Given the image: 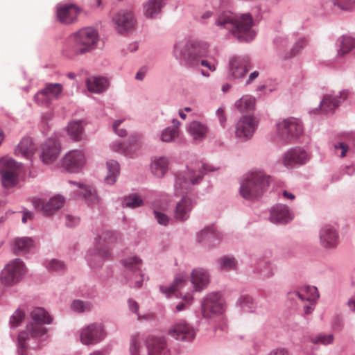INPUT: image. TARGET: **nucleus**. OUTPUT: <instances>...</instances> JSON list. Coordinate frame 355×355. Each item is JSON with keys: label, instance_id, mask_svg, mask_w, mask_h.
Masks as SVG:
<instances>
[{"label": "nucleus", "instance_id": "obj_1", "mask_svg": "<svg viewBox=\"0 0 355 355\" xmlns=\"http://www.w3.org/2000/svg\"><path fill=\"white\" fill-rule=\"evenodd\" d=\"M223 24L227 38L232 37L240 42H249L256 36V32L252 29L254 20L249 12L236 17L223 12Z\"/></svg>", "mask_w": 355, "mask_h": 355}, {"label": "nucleus", "instance_id": "obj_2", "mask_svg": "<svg viewBox=\"0 0 355 355\" xmlns=\"http://www.w3.org/2000/svg\"><path fill=\"white\" fill-rule=\"evenodd\" d=\"M270 176L262 171H252L243 175L241 182L239 193L249 200L260 198L269 186Z\"/></svg>", "mask_w": 355, "mask_h": 355}, {"label": "nucleus", "instance_id": "obj_3", "mask_svg": "<svg viewBox=\"0 0 355 355\" xmlns=\"http://www.w3.org/2000/svg\"><path fill=\"white\" fill-rule=\"evenodd\" d=\"M33 322L26 326V330L21 331L18 336L19 353L23 355L26 348V343L30 336L33 338H40L45 335L46 329L43 327L44 324H50L52 321L51 317L42 308H35L31 313Z\"/></svg>", "mask_w": 355, "mask_h": 355}, {"label": "nucleus", "instance_id": "obj_4", "mask_svg": "<svg viewBox=\"0 0 355 355\" xmlns=\"http://www.w3.org/2000/svg\"><path fill=\"white\" fill-rule=\"evenodd\" d=\"M69 40L72 51L75 54H83L95 47L98 34L95 29L87 27L71 35Z\"/></svg>", "mask_w": 355, "mask_h": 355}, {"label": "nucleus", "instance_id": "obj_5", "mask_svg": "<svg viewBox=\"0 0 355 355\" xmlns=\"http://www.w3.org/2000/svg\"><path fill=\"white\" fill-rule=\"evenodd\" d=\"M207 50V45L198 41H187L179 42L174 46V55L181 58L190 64L194 65L199 62V58L203 56Z\"/></svg>", "mask_w": 355, "mask_h": 355}, {"label": "nucleus", "instance_id": "obj_6", "mask_svg": "<svg viewBox=\"0 0 355 355\" xmlns=\"http://www.w3.org/2000/svg\"><path fill=\"white\" fill-rule=\"evenodd\" d=\"M301 122L293 117L284 119L277 124L278 136L285 142H290L298 138L302 133Z\"/></svg>", "mask_w": 355, "mask_h": 355}, {"label": "nucleus", "instance_id": "obj_7", "mask_svg": "<svg viewBox=\"0 0 355 355\" xmlns=\"http://www.w3.org/2000/svg\"><path fill=\"white\" fill-rule=\"evenodd\" d=\"M319 293L316 287L304 285L297 291L288 293V297H297L302 302H307L303 306L306 315L311 314L315 309L317 300L319 298Z\"/></svg>", "mask_w": 355, "mask_h": 355}, {"label": "nucleus", "instance_id": "obj_8", "mask_svg": "<svg viewBox=\"0 0 355 355\" xmlns=\"http://www.w3.org/2000/svg\"><path fill=\"white\" fill-rule=\"evenodd\" d=\"M19 168V165L12 158L0 159V175L3 187L11 188L17 184Z\"/></svg>", "mask_w": 355, "mask_h": 355}, {"label": "nucleus", "instance_id": "obj_9", "mask_svg": "<svg viewBox=\"0 0 355 355\" xmlns=\"http://www.w3.org/2000/svg\"><path fill=\"white\" fill-rule=\"evenodd\" d=\"M347 91L342 90L338 94H327L323 96L318 107L311 110L310 113H316L319 110L325 114L333 113L347 96Z\"/></svg>", "mask_w": 355, "mask_h": 355}, {"label": "nucleus", "instance_id": "obj_10", "mask_svg": "<svg viewBox=\"0 0 355 355\" xmlns=\"http://www.w3.org/2000/svg\"><path fill=\"white\" fill-rule=\"evenodd\" d=\"M25 272V267L19 259H16L6 265L1 273V281L6 285L17 282Z\"/></svg>", "mask_w": 355, "mask_h": 355}, {"label": "nucleus", "instance_id": "obj_11", "mask_svg": "<svg viewBox=\"0 0 355 355\" xmlns=\"http://www.w3.org/2000/svg\"><path fill=\"white\" fill-rule=\"evenodd\" d=\"M86 159V155L83 150H71L63 157L62 166L69 173H78L85 166Z\"/></svg>", "mask_w": 355, "mask_h": 355}, {"label": "nucleus", "instance_id": "obj_12", "mask_svg": "<svg viewBox=\"0 0 355 355\" xmlns=\"http://www.w3.org/2000/svg\"><path fill=\"white\" fill-rule=\"evenodd\" d=\"M63 92L60 83H46L44 87L35 95L34 100L38 105H49L51 99H58Z\"/></svg>", "mask_w": 355, "mask_h": 355}, {"label": "nucleus", "instance_id": "obj_13", "mask_svg": "<svg viewBox=\"0 0 355 355\" xmlns=\"http://www.w3.org/2000/svg\"><path fill=\"white\" fill-rule=\"evenodd\" d=\"M250 68L252 64L248 55L233 57L229 62V77L233 80L243 78Z\"/></svg>", "mask_w": 355, "mask_h": 355}, {"label": "nucleus", "instance_id": "obj_14", "mask_svg": "<svg viewBox=\"0 0 355 355\" xmlns=\"http://www.w3.org/2000/svg\"><path fill=\"white\" fill-rule=\"evenodd\" d=\"M257 120L252 115H243L236 125L235 134L237 138L241 141L250 139L257 125Z\"/></svg>", "mask_w": 355, "mask_h": 355}, {"label": "nucleus", "instance_id": "obj_15", "mask_svg": "<svg viewBox=\"0 0 355 355\" xmlns=\"http://www.w3.org/2000/svg\"><path fill=\"white\" fill-rule=\"evenodd\" d=\"M64 203V198L60 195L52 197L48 201L40 198L34 199L33 201L34 207L46 216L53 215L63 206Z\"/></svg>", "mask_w": 355, "mask_h": 355}, {"label": "nucleus", "instance_id": "obj_16", "mask_svg": "<svg viewBox=\"0 0 355 355\" xmlns=\"http://www.w3.org/2000/svg\"><path fill=\"white\" fill-rule=\"evenodd\" d=\"M339 234L336 227L324 225L319 230V243L326 250L335 249L338 243Z\"/></svg>", "mask_w": 355, "mask_h": 355}, {"label": "nucleus", "instance_id": "obj_17", "mask_svg": "<svg viewBox=\"0 0 355 355\" xmlns=\"http://www.w3.org/2000/svg\"><path fill=\"white\" fill-rule=\"evenodd\" d=\"M306 152L301 147H293L286 152L283 157V163L287 168H294L303 165L308 161Z\"/></svg>", "mask_w": 355, "mask_h": 355}, {"label": "nucleus", "instance_id": "obj_18", "mask_svg": "<svg viewBox=\"0 0 355 355\" xmlns=\"http://www.w3.org/2000/svg\"><path fill=\"white\" fill-rule=\"evenodd\" d=\"M222 310V296L220 293H213L207 295L202 303V314L205 318H212L220 313Z\"/></svg>", "mask_w": 355, "mask_h": 355}, {"label": "nucleus", "instance_id": "obj_19", "mask_svg": "<svg viewBox=\"0 0 355 355\" xmlns=\"http://www.w3.org/2000/svg\"><path fill=\"white\" fill-rule=\"evenodd\" d=\"M293 218V214L289 208L283 204H277L270 209L269 220L272 223L284 225Z\"/></svg>", "mask_w": 355, "mask_h": 355}, {"label": "nucleus", "instance_id": "obj_20", "mask_svg": "<svg viewBox=\"0 0 355 355\" xmlns=\"http://www.w3.org/2000/svg\"><path fill=\"white\" fill-rule=\"evenodd\" d=\"M103 336L104 333L101 324L94 323L82 330L80 340L84 345H92L100 341Z\"/></svg>", "mask_w": 355, "mask_h": 355}, {"label": "nucleus", "instance_id": "obj_21", "mask_svg": "<svg viewBox=\"0 0 355 355\" xmlns=\"http://www.w3.org/2000/svg\"><path fill=\"white\" fill-rule=\"evenodd\" d=\"M168 334L176 340L190 341L194 338L195 331L188 323L180 322L171 327Z\"/></svg>", "mask_w": 355, "mask_h": 355}, {"label": "nucleus", "instance_id": "obj_22", "mask_svg": "<svg viewBox=\"0 0 355 355\" xmlns=\"http://www.w3.org/2000/svg\"><path fill=\"white\" fill-rule=\"evenodd\" d=\"M60 146L55 139H49L42 145L41 159L44 164L53 163L58 157Z\"/></svg>", "mask_w": 355, "mask_h": 355}, {"label": "nucleus", "instance_id": "obj_23", "mask_svg": "<svg viewBox=\"0 0 355 355\" xmlns=\"http://www.w3.org/2000/svg\"><path fill=\"white\" fill-rule=\"evenodd\" d=\"M118 239V236L110 231L104 232L99 235L96 241L98 250L97 257L101 259L108 257L109 250L107 246L109 244L116 242Z\"/></svg>", "mask_w": 355, "mask_h": 355}, {"label": "nucleus", "instance_id": "obj_24", "mask_svg": "<svg viewBox=\"0 0 355 355\" xmlns=\"http://www.w3.org/2000/svg\"><path fill=\"white\" fill-rule=\"evenodd\" d=\"M149 355H166L168 352L166 340L163 336H150L146 340Z\"/></svg>", "mask_w": 355, "mask_h": 355}, {"label": "nucleus", "instance_id": "obj_25", "mask_svg": "<svg viewBox=\"0 0 355 355\" xmlns=\"http://www.w3.org/2000/svg\"><path fill=\"white\" fill-rule=\"evenodd\" d=\"M114 21L121 33L132 28L135 24L133 14L124 10L119 12L114 17Z\"/></svg>", "mask_w": 355, "mask_h": 355}, {"label": "nucleus", "instance_id": "obj_26", "mask_svg": "<svg viewBox=\"0 0 355 355\" xmlns=\"http://www.w3.org/2000/svg\"><path fill=\"white\" fill-rule=\"evenodd\" d=\"M142 261L137 257H130L123 261L124 267L130 271H132L135 275V288H140L142 286L143 275L140 271Z\"/></svg>", "mask_w": 355, "mask_h": 355}, {"label": "nucleus", "instance_id": "obj_27", "mask_svg": "<svg viewBox=\"0 0 355 355\" xmlns=\"http://www.w3.org/2000/svg\"><path fill=\"white\" fill-rule=\"evenodd\" d=\"M80 10L75 5H64L57 9V16L60 21L64 24L73 22L78 17Z\"/></svg>", "mask_w": 355, "mask_h": 355}, {"label": "nucleus", "instance_id": "obj_28", "mask_svg": "<svg viewBox=\"0 0 355 355\" xmlns=\"http://www.w3.org/2000/svg\"><path fill=\"white\" fill-rule=\"evenodd\" d=\"M191 282L196 291L204 289L209 282V275L202 268L194 269L191 273Z\"/></svg>", "mask_w": 355, "mask_h": 355}, {"label": "nucleus", "instance_id": "obj_29", "mask_svg": "<svg viewBox=\"0 0 355 355\" xmlns=\"http://www.w3.org/2000/svg\"><path fill=\"white\" fill-rule=\"evenodd\" d=\"M192 200L187 197H184L177 204L175 207L174 216L177 220L184 221L189 217V213L193 208Z\"/></svg>", "mask_w": 355, "mask_h": 355}, {"label": "nucleus", "instance_id": "obj_30", "mask_svg": "<svg viewBox=\"0 0 355 355\" xmlns=\"http://www.w3.org/2000/svg\"><path fill=\"white\" fill-rule=\"evenodd\" d=\"M187 130L193 139L198 141L204 139L208 131L207 127L205 124L197 121L190 123Z\"/></svg>", "mask_w": 355, "mask_h": 355}, {"label": "nucleus", "instance_id": "obj_31", "mask_svg": "<svg viewBox=\"0 0 355 355\" xmlns=\"http://www.w3.org/2000/svg\"><path fill=\"white\" fill-rule=\"evenodd\" d=\"M168 159L167 157H155L150 164V170L155 176L162 178L168 170Z\"/></svg>", "mask_w": 355, "mask_h": 355}, {"label": "nucleus", "instance_id": "obj_32", "mask_svg": "<svg viewBox=\"0 0 355 355\" xmlns=\"http://www.w3.org/2000/svg\"><path fill=\"white\" fill-rule=\"evenodd\" d=\"M86 85L89 92L101 93L107 89L108 83L104 78L92 76L87 78Z\"/></svg>", "mask_w": 355, "mask_h": 355}, {"label": "nucleus", "instance_id": "obj_33", "mask_svg": "<svg viewBox=\"0 0 355 355\" xmlns=\"http://www.w3.org/2000/svg\"><path fill=\"white\" fill-rule=\"evenodd\" d=\"M35 146L31 138H24L18 144L16 153L21 154L27 159H31L35 153Z\"/></svg>", "mask_w": 355, "mask_h": 355}, {"label": "nucleus", "instance_id": "obj_34", "mask_svg": "<svg viewBox=\"0 0 355 355\" xmlns=\"http://www.w3.org/2000/svg\"><path fill=\"white\" fill-rule=\"evenodd\" d=\"M69 183L73 184L78 187L80 194L83 195L84 198L89 203L94 204L98 201L96 190L92 187L86 186L83 184L77 183L73 181H69Z\"/></svg>", "mask_w": 355, "mask_h": 355}, {"label": "nucleus", "instance_id": "obj_35", "mask_svg": "<svg viewBox=\"0 0 355 355\" xmlns=\"http://www.w3.org/2000/svg\"><path fill=\"white\" fill-rule=\"evenodd\" d=\"M235 106L241 113H250L255 107V98L250 95L243 96L236 101Z\"/></svg>", "mask_w": 355, "mask_h": 355}, {"label": "nucleus", "instance_id": "obj_36", "mask_svg": "<svg viewBox=\"0 0 355 355\" xmlns=\"http://www.w3.org/2000/svg\"><path fill=\"white\" fill-rule=\"evenodd\" d=\"M33 246V241L31 238H18L14 240L12 249L15 254H20L28 252Z\"/></svg>", "mask_w": 355, "mask_h": 355}, {"label": "nucleus", "instance_id": "obj_37", "mask_svg": "<svg viewBox=\"0 0 355 355\" xmlns=\"http://www.w3.org/2000/svg\"><path fill=\"white\" fill-rule=\"evenodd\" d=\"M67 132L74 141L81 139L83 134V125L81 121H73L69 123Z\"/></svg>", "mask_w": 355, "mask_h": 355}, {"label": "nucleus", "instance_id": "obj_38", "mask_svg": "<svg viewBox=\"0 0 355 355\" xmlns=\"http://www.w3.org/2000/svg\"><path fill=\"white\" fill-rule=\"evenodd\" d=\"M338 55H345L355 47V40L351 37L343 36L338 40Z\"/></svg>", "mask_w": 355, "mask_h": 355}, {"label": "nucleus", "instance_id": "obj_39", "mask_svg": "<svg viewBox=\"0 0 355 355\" xmlns=\"http://www.w3.org/2000/svg\"><path fill=\"white\" fill-rule=\"evenodd\" d=\"M236 304L243 312L253 313L256 311V305L253 299L248 295H241Z\"/></svg>", "mask_w": 355, "mask_h": 355}, {"label": "nucleus", "instance_id": "obj_40", "mask_svg": "<svg viewBox=\"0 0 355 355\" xmlns=\"http://www.w3.org/2000/svg\"><path fill=\"white\" fill-rule=\"evenodd\" d=\"M106 166L108 174L105 177V181L109 184H113L119 173V165L117 162L110 160L107 162Z\"/></svg>", "mask_w": 355, "mask_h": 355}, {"label": "nucleus", "instance_id": "obj_41", "mask_svg": "<svg viewBox=\"0 0 355 355\" xmlns=\"http://www.w3.org/2000/svg\"><path fill=\"white\" fill-rule=\"evenodd\" d=\"M163 6L162 0H149L145 6V15L148 17H153L159 12Z\"/></svg>", "mask_w": 355, "mask_h": 355}, {"label": "nucleus", "instance_id": "obj_42", "mask_svg": "<svg viewBox=\"0 0 355 355\" xmlns=\"http://www.w3.org/2000/svg\"><path fill=\"white\" fill-rule=\"evenodd\" d=\"M201 169H205L204 165L198 167V171H189L186 178H184V184H187L189 182L192 184H198L202 178L203 173Z\"/></svg>", "mask_w": 355, "mask_h": 355}, {"label": "nucleus", "instance_id": "obj_43", "mask_svg": "<svg viewBox=\"0 0 355 355\" xmlns=\"http://www.w3.org/2000/svg\"><path fill=\"white\" fill-rule=\"evenodd\" d=\"M257 272L264 278H270L275 274V268L269 261H264L259 263Z\"/></svg>", "mask_w": 355, "mask_h": 355}, {"label": "nucleus", "instance_id": "obj_44", "mask_svg": "<svg viewBox=\"0 0 355 355\" xmlns=\"http://www.w3.org/2000/svg\"><path fill=\"white\" fill-rule=\"evenodd\" d=\"M216 236L215 227L211 226L201 231L198 236V239L199 242H211Z\"/></svg>", "mask_w": 355, "mask_h": 355}, {"label": "nucleus", "instance_id": "obj_45", "mask_svg": "<svg viewBox=\"0 0 355 355\" xmlns=\"http://www.w3.org/2000/svg\"><path fill=\"white\" fill-rule=\"evenodd\" d=\"M184 282H185V280L183 277H177L175 279L174 283L172 285H171L170 286L165 287L164 286H161L160 291L162 293H164V294H166V296L168 297L171 295H172L175 291L180 288L182 286V285L184 284Z\"/></svg>", "mask_w": 355, "mask_h": 355}, {"label": "nucleus", "instance_id": "obj_46", "mask_svg": "<svg viewBox=\"0 0 355 355\" xmlns=\"http://www.w3.org/2000/svg\"><path fill=\"white\" fill-rule=\"evenodd\" d=\"M333 340L334 336L331 334H319L318 335L311 338V342L314 345H327L331 344Z\"/></svg>", "mask_w": 355, "mask_h": 355}, {"label": "nucleus", "instance_id": "obj_47", "mask_svg": "<svg viewBox=\"0 0 355 355\" xmlns=\"http://www.w3.org/2000/svg\"><path fill=\"white\" fill-rule=\"evenodd\" d=\"M178 135L177 128H166L161 132L160 140L164 142H171L178 137Z\"/></svg>", "mask_w": 355, "mask_h": 355}, {"label": "nucleus", "instance_id": "obj_48", "mask_svg": "<svg viewBox=\"0 0 355 355\" xmlns=\"http://www.w3.org/2000/svg\"><path fill=\"white\" fill-rule=\"evenodd\" d=\"M143 201L137 195H131L125 197L123 202V205L129 208H135L142 205Z\"/></svg>", "mask_w": 355, "mask_h": 355}, {"label": "nucleus", "instance_id": "obj_49", "mask_svg": "<svg viewBox=\"0 0 355 355\" xmlns=\"http://www.w3.org/2000/svg\"><path fill=\"white\" fill-rule=\"evenodd\" d=\"M237 269V260L232 256L223 255V270L236 271Z\"/></svg>", "mask_w": 355, "mask_h": 355}, {"label": "nucleus", "instance_id": "obj_50", "mask_svg": "<svg viewBox=\"0 0 355 355\" xmlns=\"http://www.w3.org/2000/svg\"><path fill=\"white\" fill-rule=\"evenodd\" d=\"M306 44V40L304 38L299 39L293 46L291 52L286 53L285 55L286 59H289L295 56L299 53Z\"/></svg>", "mask_w": 355, "mask_h": 355}, {"label": "nucleus", "instance_id": "obj_51", "mask_svg": "<svg viewBox=\"0 0 355 355\" xmlns=\"http://www.w3.org/2000/svg\"><path fill=\"white\" fill-rule=\"evenodd\" d=\"M71 308L75 311L82 313L90 310L91 304L80 300H74L71 304Z\"/></svg>", "mask_w": 355, "mask_h": 355}, {"label": "nucleus", "instance_id": "obj_52", "mask_svg": "<svg viewBox=\"0 0 355 355\" xmlns=\"http://www.w3.org/2000/svg\"><path fill=\"white\" fill-rule=\"evenodd\" d=\"M25 314L22 311L17 310L10 318V325L12 327H18L24 319Z\"/></svg>", "mask_w": 355, "mask_h": 355}, {"label": "nucleus", "instance_id": "obj_53", "mask_svg": "<svg viewBox=\"0 0 355 355\" xmlns=\"http://www.w3.org/2000/svg\"><path fill=\"white\" fill-rule=\"evenodd\" d=\"M154 215H155V218H156V220L159 224H160L162 225H165V226L168 224L170 218L164 213L155 209Z\"/></svg>", "mask_w": 355, "mask_h": 355}, {"label": "nucleus", "instance_id": "obj_54", "mask_svg": "<svg viewBox=\"0 0 355 355\" xmlns=\"http://www.w3.org/2000/svg\"><path fill=\"white\" fill-rule=\"evenodd\" d=\"M183 300L184 301V302H180L176 306L177 311H181L187 308L189 304H191L193 300V297L189 293H188L183 296Z\"/></svg>", "mask_w": 355, "mask_h": 355}, {"label": "nucleus", "instance_id": "obj_55", "mask_svg": "<svg viewBox=\"0 0 355 355\" xmlns=\"http://www.w3.org/2000/svg\"><path fill=\"white\" fill-rule=\"evenodd\" d=\"M48 268L51 270L53 271H60L64 268V264L63 262L56 260L52 259L48 265Z\"/></svg>", "mask_w": 355, "mask_h": 355}, {"label": "nucleus", "instance_id": "obj_56", "mask_svg": "<svg viewBox=\"0 0 355 355\" xmlns=\"http://www.w3.org/2000/svg\"><path fill=\"white\" fill-rule=\"evenodd\" d=\"M121 122H122L121 120L116 121L114 123L112 127H113V130L117 135H119L120 137H124L127 135V131H126V130H125L123 128H119V125L121 123Z\"/></svg>", "mask_w": 355, "mask_h": 355}, {"label": "nucleus", "instance_id": "obj_57", "mask_svg": "<svg viewBox=\"0 0 355 355\" xmlns=\"http://www.w3.org/2000/svg\"><path fill=\"white\" fill-rule=\"evenodd\" d=\"M140 347L139 340L137 337L133 338L130 344V352L132 355H138V351Z\"/></svg>", "mask_w": 355, "mask_h": 355}, {"label": "nucleus", "instance_id": "obj_58", "mask_svg": "<svg viewBox=\"0 0 355 355\" xmlns=\"http://www.w3.org/2000/svg\"><path fill=\"white\" fill-rule=\"evenodd\" d=\"M79 222V218L71 215H67L66 216V225L68 227H73L78 224Z\"/></svg>", "mask_w": 355, "mask_h": 355}, {"label": "nucleus", "instance_id": "obj_59", "mask_svg": "<svg viewBox=\"0 0 355 355\" xmlns=\"http://www.w3.org/2000/svg\"><path fill=\"white\" fill-rule=\"evenodd\" d=\"M128 306H129L130 309L132 312H134V313L137 314L138 318L141 319V316L138 313V309H139V304H138V303L137 302L130 299L128 300Z\"/></svg>", "mask_w": 355, "mask_h": 355}, {"label": "nucleus", "instance_id": "obj_60", "mask_svg": "<svg viewBox=\"0 0 355 355\" xmlns=\"http://www.w3.org/2000/svg\"><path fill=\"white\" fill-rule=\"evenodd\" d=\"M268 355H288V352L285 348H277L272 350Z\"/></svg>", "mask_w": 355, "mask_h": 355}, {"label": "nucleus", "instance_id": "obj_61", "mask_svg": "<svg viewBox=\"0 0 355 355\" xmlns=\"http://www.w3.org/2000/svg\"><path fill=\"white\" fill-rule=\"evenodd\" d=\"M199 62H200L202 66L207 67L210 71H215L216 65L214 63H212L211 62H209L207 60H199Z\"/></svg>", "mask_w": 355, "mask_h": 355}, {"label": "nucleus", "instance_id": "obj_62", "mask_svg": "<svg viewBox=\"0 0 355 355\" xmlns=\"http://www.w3.org/2000/svg\"><path fill=\"white\" fill-rule=\"evenodd\" d=\"M33 218V214L29 211H24L21 220L24 223H26L28 220H32Z\"/></svg>", "mask_w": 355, "mask_h": 355}, {"label": "nucleus", "instance_id": "obj_63", "mask_svg": "<svg viewBox=\"0 0 355 355\" xmlns=\"http://www.w3.org/2000/svg\"><path fill=\"white\" fill-rule=\"evenodd\" d=\"M345 139L354 146H355V132L347 133Z\"/></svg>", "mask_w": 355, "mask_h": 355}, {"label": "nucleus", "instance_id": "obj_64", "mask_svg": "<svg viewBox=\"0 0 355 355\" xmlns=\"http://www.w3.org/2000/svg\"><path fill=\"white\" fill-rule=\"evenodd\" d=\"M344 173L348 175H352L355 173V168L353 165L346 166L344 169Z\"/></svg>", "mask_w": 355, "mask_h": 355}]
</instances>
